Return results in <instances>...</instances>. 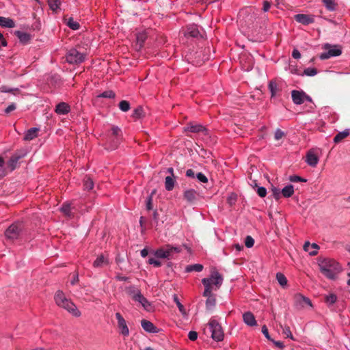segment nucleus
Returning <instances> with one entry per match:
<instances>
[{"instance_id": "obj_1", "label": "nucleus", "mask_w": 350, "mask_h": 350, "mask_svg": "<svg viewBox=\"0 0 350 350\" xmlns=\"http://www.w3.org/2000/svg\"><path fill=\"white\" fill-rule=\"evenodd\" d=\"M318 265L321 273L327 279L335 280L342 268L339 262L329 258H319Z\"/></svg>"}, {"instance_id": "obj_2", "label": "nucleus", "mask_w": 350, "mask_h": 350, "mask_svg": "<svg viewBox=\"0 0 350 350\" xmlns=\"http://www.w3.org/2000/svg\"><path fill=\"white\" fill-rule=\"evenodd\" d=\"M56 304L66 310L73 316L78 317L81 315V312L77 309L75 304L69 299H67L65 294L62 291H57L54 296Z\"/></svg>"}, {"instance_id": "obj_3", "label": "nucleus", "mask_w": 350, "mask_h": 350, "mask_svg": "<svg viewBox=\"0 0 350 350\" xmlns=\"http://www.w3.org/2000/svg\"><path fill=\"white\" fill-rule=\"evenodd\" d=\"M122 131L118 126L113 125L108 131L105 145L108 150L116 149L122 141Z\"/></svg>"}, {"instance_id": "obj_4", "label": "nucleus", "mask_w": 350, "mask_h": 350, "mask_svg": "<svg viewBox=\"0 0 350 350\" xmlns=\"http://www.w3.org/2000/svg\"><path fill=\"white\" fill-rule=\"evenodd\" d=\"M208 326L211 332V338L217 342H221L224 339V332L221 324L215 317L210 319Z\"/></svg>"}, {"instance_id": "obj_5", "label": "nucleus", "mask_w": 350, "mask_h": 350, "mask_svg": "<svg viewBox=\"0 0 350 350\" xmlns=\"http://www.w3.org/2000/svg\"><path fill=\"white\" fill-rule=\"evenodd\" d=\"M125 292L127 295L131 296L134 301L140 303L146 310H148V306H150L148 299L141 293L140 290L135 286L126 287Z\"/></svg>"}, {"instance_id": "obj_6", "label": "nucleus", "mask_w": 350, "mask_h": 350, "mask_svg": "<svg viewBox=\"0 0 350 350\" xmlns=\"http://www.w3.org/2000/svg\"><path fill=\"white\" fill-rule=\"evenodd\" d=\"M202 280H208L210 291H217L221 286L224 277L215 268H213L211 271L209 277L203 278Z\"/></svg>"}, {"instance_id": "obj_7", "label": "nucleus", "mask_w": 350, "mask_h": 350, "mask_svg": "<svg viewBox=\"0 0 350 350\" xmlns=\"http://www.w3.org/2000/svg\"><path fill=\"white\" fill-rule=\"evenodd\" d=\"M181 252L180 247L173 246L170 244L165 245L163 247L157 249L154 254L158 258H172L173 254L180 253Z\"/></svg>"}, {"instance_id": "obj_8", "label": "nucleus", "mask_w": 350, "mask_h": 350, "mask_svg": "<svg viewBox=\"0 0 350 350\" xmlns=\"http://www.w3.org/2000/svg\"><path fill=\"white\" fill-rule=\"evenodd\" d=\"M85 53L79 51L77 49H70L66 53V62L70 64H79L85 61Z\"/></svg>"}, {"instance_id": "obj_9", "label": "nucleus", "mask_w": 350, "mask_h": 350, "mask_svg": "<svg viewBox=\"0 0 350 350\" xmlns=\"http://www.w3.org/2000/svg\"><path fill=\"white\" fill-rule=\"evenodd\" d=\"M202 283L204 287L202 295L207 298L206 301V307L207 309H211L216 304L215 296L213 294V291H210L208 280H202Z\"/></svg>"}, {"instance_id": "obj_10", "label": "nucleus", "mask_w": 350, "mask_h": 350, "mask_svg": "<svg viewBox=\"0 0 350 350\" xmlns=\"http://www.w3.org/2000/svg\"><path fill=\"white\" fill-rule=\"evenodd\" d=\"M23 226L20 223H14L10 226L5 232L7 239L14 241L17 239L22 231Z\"/></svg>"}, {"instance_id": "obj_11", "label": "nucleus", "mask_w": 350, "mask_h": 350, "mask_svg": "<svg viewBox=\"0 0 350 350\" xmlns=\"http://www.w3.org/2000/svg\"><path fill=\"white\" fill-rule=\"evenodd\" d=\"M291 98L293 103L297 105L303 104L305 101H312V98L302 90H293Z\"/></svg>"}, {"instance_id": "obj_12", "label": "nucleus", "mask_w": 350, "mask_h": 350, "mask_svg": "<svg viewBox=\"0 0 350 350\" xmlns=\"http://www.w3.org/2000/svg\"><path fill=\"white\" fill-rule=\"evenodd\" d=\"M184 132H191L194 133H202L204 135H208V131L205 126L202 124H196L195 122H189L183 129Z\"/></svg>"}, {"instance_id": "obj_13", "label": "nucleus", "mask_w": 350, "mask_h": 350, "mask_svg": "<svg viewBox=\"0 0 350 350\" xmlns=\"http://www.w3.org/2000/svg\"><path fill=\"white\" fill-rule=\"evenodd\" d=\"M116 318L118 321V327L120 329V333L124 336H128L129 335V329L125 319L120 312L116 313Z\"/></svg>"}, {"instance_id": "obj_14", "label": "nucleus", "mask_w": 350, "mask_h": 350, "mask_svg": "<svg viewBox=\"0 0 350 350\" xmlns=\"http://www.w3.org/2000/svg\"><path fill=\"white\" fill-rule=\"evenodd\" d=\"M268 88L271 92V98L280 96L282 90V83H278L275 80L269 82Z\"/></svg>"}, {"instance_id": "obj_15", "label": "nucleus", "mask_w": 350, "mask_h": 350, "mask_svg": "<svg viewBox=\"0 0 350 350\" xmlns=\"http://www.w3.org/2000/svg\"><path fill=\"white\" fill-rule=\"evenodd\" d=\"M199 197V193L193 189H188L183 192V198L189 204H193L198 200Z\"/></svg>"}, {"instance_id": "obj_16", "label": "nucleus", "mask_w": 350, "mask_h": 350, "mask_svg": "<svg viewBox=\"0 0 350 350\" xmlns=\"http://www.w3.org/2000/svg\"><path fill=\"white\" fill-rule=\"evenodd\" d=\"M295 306L297 308H303L305 306H312L310 299L301 294H296L294 297Z\"/></svg>"}, {"instance_id": "obj_17", "label": "nucleus", "mask_w": 350, "mask_h": 350, "mask_svg": "<svg viewBox=\"0 0 350 350\" xmlns=\"http://www.w3.org/2000/svg\"><path fill=\"white\" fill-rule=\"evenodd\" d=\"M295 20L304 25L314 23V16L312 14H298L295 15Z\"/></svg>"}, {"instance_id": "obj_18", "label": "nucleus", "mask_w": 350, "mask_h": 350, "mask_svg": "<svg viewBox=\"0 0 350 350\" xmlns=\"http://www.w3.org/2000/svg\"><path fill=\"white\" fill-rule=\"evenodd\" d=\"M54 111L58 115H66L70 111V106L65 102H61L56 105Z\"/></svg>"}, {"instance_id": "obj_19", "label": "nucleus", "mask_w": 350, "mask_h": 350, "mask_svg": "<svg viewBox=\"0 0 350 350\" xmlns=\"http://www.w3.org/2000/svg\"><path fill=\"white\" fill-rule=\"evenodd\" d=\"M342 51L340 49L337 48L336 46H334L332 49H329L327 52L323 53L320 55V58L321 59H329L331 57L338 56L341 54Z\"/></svg>"}, {"instance_id": "obj_20", "label": "nucleus", "mask_w": 350, "mask_h": 350, "mask_svg": "<svg viewBox=\"0 0 350 350\" xmlns=\"http://www.w3.org/2000/svg\"><path fill=\"white\" fill-rule=\"evenodd\" d=\"M142 328L148 333H158L159 329L150 321L143 319L141 321Z\"/></svg>"}, {"instance_id": "obj_21", "label": "nucleus", "mask_w": 350, "mask_h": 350, "mask_svg": "<svg viewBox=\"0 0 350 350\" xmlns=\"http://www.w3.org/2000/svg\"><path fill=\"white\" fill-rule=\"evenodd\" d=\"M319 246L316 243H310L308 241L305 242L304 245V250L308 252L310 256H315L318 253Z\"/></svg>"}, {"instance_id": "obj_22", "label": "nucleus", "mask_w": 350, "mask_h": 350, "mask_svg": "<svg viewBox=\"0 0 350 350\" xmlns=\"http://www.w3.org/2000/svg\"><path fill=\"white\" fill-rule=\"evenodd\" d=\"M147 37V34L145 31L139 32L136 34L135 48L137 50H140L144 46Z\"/></svg>"}, {"instance_id": "obj_23", "label": "nucleus", "mask_w": 350, "mask_h": 350, "mask_svg": "<svg viewBox=\"0 0 350 350\" xmlns=\"http://www.w3.org/2000/svg\"><path fill=\"white\" fill-rule=\"evenodd\" d=\"M243 320L248 326L253 327L257 325L255 317L251 312H246L243 313Z\"/></svg>"}, {"instance_id": "obj_24", "label": "nucleus", "mask_w": 350, "mask_h": 350, "mask_svg": "<svg viewBox=\"0 0 350 350\" xmlns=\"http://www.w3.org/2000/svg\"><path fill=\"white\" fill-rule=\"evenodd\" d=\"M109 259L104 254L99 255L93 262L94 267H102L109 265Z\"/></svg>"}, {"instance_id": "obj_25", "label": "nucleus", "mask_w": 350, "mask_h": 350, "mask_svg": "<svg viewBox=\"0 0 350 350\" xmlns=\"http://www.w3.org/2000/svg\"><path fill=\"white\" fill-rule=\"evenodd\" d=\"M306 161L310 166L315 167L319 162V158L314 152H308L306 154Z\"/></svg>"}, {"instance_id": "obj_26", "label": "nucleus", "mask_w": 350, "mask_h": 350, "mask_svg": "<svg viewBox=\"0 0 350 350\" xmlns=\"http://www.w3.org/2000/svg\"><path fill=\"white\" fill-rule=\"evenodd\" d=\"M39 129L37 128H31L27 130L24 135V140L30 141L35 139L38 136Z\"/></svg>"}, {"instance_id": "obj_27", "label": "nucleus", "mask_w": 350, "mask_h": 350, "mask_svg": "<svg viewBox=\"0 0 350 350\" xmlns=\"http://www.w3.org/2000/svg\"><path fill=\"white\" fill-rule=\"evenodd\" d=\"M0 27L13 28L15 27V23L10 18L0 16Z\"/></svg>"}, {"instance_id": "obj_28", "label": "nucleus", "mask_w": 350, "mask_h": 350, "mask_svg": "<svg viewBox=\"0 0 350 350\" xmlns=\"http://www.w3.org/2000/svg\"><path fill=\"white\" fill-rule=\"evenodd\" d=\"M15 35L17 36V38L19 39V40L21 42H23V44L28 43L29 42V40H31V36L26 32L16 31L15 32Z\"/></svg>"}, {"instance_id": "obj_29", "label": "nucleus", "mask_w": 350, "mask_h": 350, "mask_svg": "<svg viewBox=\"0 0 350 350\" xmlns=\"http://www.w3.org/2000/svg\"><path fill=\"white\" fill-rule=\"evenodd\" d=\"M282 196L284 198H290L294 193V187L292 185H288L281 191Z\"/></svg>"}, {"instance_id": "obj_30", "label": "nucleus", "mask_w": 350, "mask_h": 350, "mask_svg": "<svg viewBox=\"0 0 350 350\" xmlns=\"http://www.w3.org/2000/svg\"><path fill=\"white\" fill-rule=\"evenodd\" d=\"M322 1L327 10L331 12L336 10L338 4L334 0H322Z\"/></svg>"}, {"instance_id": "obj_31", "label": "nucleus", "mask_w": 350, "mask_h": 350, "mask_svg": "<svg viewBox=\"0 0 350 350\" xmlns=\"http://www.w3.org/2000/svg\"><path fill=\"white\" fill-rule=\"evenodd\" d=\"M350 134V130L349 129H345L342 132H339L334 137V143H339L343 139L348 137Z\"/></svg>"}, {"instance_id": "obj_32", "label": "nucleus", "mask_w": 350, "mask_h": 350, "mask_svg": "<svg viewBox=\"0 0 350 350\" xmlns=\"http://www.w3.org/2000/svg\"><path fill=\"white\" fill-rule=\"evenodd\" d=\"M185 35L192 38H197L200 35V31L196 26L191 25L187 27Z\"/></svg>"}, {"instance_id": "obj_33", "label": "nucleus", "mask_w": 350, "mask_h": 350, "mask_svg": "<svg viewBox=\"0 0 350 350\" xmlns=\"http://www.w3.org/2000/svg\"><path fill=\"white\" fill-rule=\"evenodd\" d=\"M61 211L67 217H72V207L70 203H64L61 207Z\"/></svg>"}, {"instance_id": "obj_34", "label": "nucleus", "mask_w": 350, "mask_h": 350, "mask_svg": "<svg viewBox=\"0 0 350 350\" xmlns=\"http://www.w3.org/2000/svg\"><path fill=\"white\" fill-rule=\"evenodd\" d=\"M175 180L173 176H166L165 180V187L167 191H172L174 187Z\"/></svg>"}, {"instance_id": "obj_35", "label": "nucleus", "mask_w": 350, "mask_h": 350, "mask_svg": "<svg viewBox=\"0 0 350 350\" xmlns=\"http://www.w3.org/2000/svg\"><path fill=\"white\" fill-rule=\"evenodd\" d=\"M203 265L201 264H194V265H190L186 267L185 271L186 272H191V271H196V272H200L203 270Z\"/></svg>"}, {"instance_id": "obj_36", "label": "nucleus", "mask_w": 350, "mask_h": 350, "mask_svg": "<svg viewBox=\"0 0 350 350\" xmlns=\"http://www.w3.org/2000/svg\"><path fill=\"white\" fill-rule=\"evenodd\" d=\"M276 280L282 288H285L287 286V279L286 276L282 273H276Z\"/></svg>"}, {"instance_id": "obj_37", "label": "nucleus", "mask_w": 350, "mask_h": 350, "mask_svg": "<svg viewBox=\"0 0 350 350\" xmlns=\"http://www.w3.org/2000/svg\"><path fill=\"white\" fill-rule=\"evenodd\" d=\"M144 115V109L142 107L138 106L137 108H135L133 113L131 115L132 118L135 120L140 119L143 117Z\"/></svg>"}, {"instance_id": "obj_38", "label": "nucleus", "mask_w": 350, "mask_h": 350, "mask_svg": "<svg viewBox=\"0 0 350 350\" xmlns=\"http://www.w3.org/2000/svg\"><path fill=\"white\" fill-rule=\"evenodd\" d=\"M20 158H21V157H19V156L11 157V158L10 159V160L8 161V167H10L11 171H13L16 168L18 161L20 159Z\"/></svg>"}, {"instance_id": "obj_39", "label": "nucleus", "mask_w": 350, "mask_h": 350, "mask_svg": "<svg viewBox=\"0 0 350 350\" xmlns=\"http://www.w3.org/2000/svg\"><path fill=\"white\" fill-rule=\"evenodd\" d=\"M47 2L50 9L53 12H56L61 5L60 0H48Z\"/></svg>"}, {"instance_id": "obj_40", "label": "nucleus", "mask_w": 350, "mask_h": 350, "mask_svg": "<svg viewBox=\"0 0 350 350\" xmlns=\"http://www.w3.org/2000/svg\"><path fill=\"white\" fill-rule=\"evenodd\" d=\"M118 107L122 111L126 112L131 109V105L129 101L123 100L119 103Z\"/></svg>"}, {"instance_id": "obj_41", "label": "nucleus", "mask_w": 350, "mask_h": 350, "mask_svg": "<svg viewBox=\"0 0 350 350\" xmlns=\"http://www.w3.org/2000/svg\"><path fill=\"white\" fill-rule=\"evenodd\" d=\"M337 296L334 293H329L325 296V302L329 305H333L337 301Z\"/></svg>"}, {"instance_id": "obj_42", "label": "nucleus", "mask_w": 350, "mask_h": 350, "mask_svg": "<svg viewBox=\"0 0 350 350\" xmlns=\"http://www.w3.org/2000/svg\"><path fill=\"white\" fill-rule=\"evenodd\" d=\"M83 187L86 190L92 189L94 187V182L90 177H85L83 180Z\"/></svg>"}, {"instance_id": "obj_43", "label": "nucleus", "mask_w": 350, "mask_h": 350, "mask_svg": "<svg viewBox=\"0 0 350 350\" xmlns=\"http://www.w3.org/2000/svg\"><path fill=\"white\" fill-rule=\"evenodd\" d=\"M174 301L176 304L177 307H178L179 311L180 312V313L183 315H186L187 314L186 310H185L184 306L180 302L177 295H174Z\"/></svg>"}, {"instance_id": "obj_44", "label": "nucleus", "mask_w": 350, "mask_h": 350, "mask_svg": "<svg viewBox=\"0 0 350 350\" xmlns=\"http://www.w3.org/2000/svg\"><path fill=\"white\" fill-rule=\"evenodd\" d=\"M67 25L72 30H77L80 28V25L78 22L74 21L72 18H70L67 21Z\"/></svg>"}, {"instance_id": "obj_45", "label": "nucleus", "mask_w": 350, "mask_h": 350, "mask_svg": "<svg viewBox=\"0 0 350 350\" xmlns=\"http://www.w3.org/2000/svg\"><path fill=\"white\" fill-rule=\"evenodd\" d=\"M116 96V94L112 90L105 91L103 93L100 94L97 96L98 98H114Z\"/></svg>"}, {"instance_id": "obj_46", "label": "nucleus", "mask_w": 350, "mask_h": 350, "mask_svg": "<svg viewBox=\"0 0 350 350\" xmlns=\"http://www.w3.org/2000/svg\"><path fill=\"white\" fill-rule=\"evenodd\" d=\"M317 74V69L315 68H307L304 70L302 75L313 77Z\"/></svg>"}, {"instance_id": "obj_47", "label": "nucleus", "mask_w": 350, "mask_h": 350, "mask_svg": "<svg viewBox=\"0 0 350 350\" xmlns=\"http://www.w3.org/2000/svg\"><path fill=\"white\" fill-rule=\"evenodd\" d=\"M245 245L247 247L251 248L254 245V240L251 236H247L245 239Z\"/></svg>"}, {"instance_id": "obj_48", "label": "nucleus", "mask_w": 350, "mask_h": 350, "mask_svg": "<svg viewBox=\"0 0 350 350\" xmlns=\"http://www.w3.org/2000/svg\"><path fill=\"white\" fill-rule=\"evenodd\" d=\"M146 209L148 211H150L153 208V204H152V193L150 195L147 199L146 202Z\"/></svg>"}, {"instance_id": "obj_49", "label": "nucleus", "mask_w": 350, "mask_h": 350, "mask_svg": "<svg viewBox=\"0 0 350 350\" xmlns=\"http://www.w3.org/2000/svg\"><path fill=\"white\" fill-rule=\"evenodd\" d=\"M290 181L293 183H297V182H306V179H304L301 178V176H297V175H293L290 176L289 177Z\"/></svg>"}, {"instance_id": "obj_50", "label": "nucleus", "mask_w": 350, "mask_h": 350, "mask_svg": "<svg viewBox=\"0 0 350 350\" xmlns=\"http://www.w3.org/2000/svg\"><path fill=\"white\" fill-rule=\"evenodd\" d=\"M285 136V133L281 129H277L274 134V137L276 140H279Z\"/></svg>"}, {"instance_id": "obj_51", "label": "nucleus", "mask_w": 350, "mask_h": 350, "mask_svg": "<svg viewBox=\"0 0 350 350\" xmlns=\"http://www.w3.org/2000/svg\"><path fill=\"white\" fill-rule=\"evenodd\" d=\"M256 192L258 195L261 198H264L267 195V189L264 187H258Z\"/></svg>"}, {"instance_id": "obj_52", "label": "nucleus", "mask_w": 350, "mask_h": 350, "mask_svg": "<svg viewBox=\"0 0 350 350\" xmlns=\"http://www.w3.org/2000/svg\"><path fill=\"white\" fill-rule=\"evenodd\" d=\"M196 178L198 179L199 181L206 183L208 182L207 177L202 172H199L196 175Z\"/></svg>"}, {"instance_id": "obj_53", "label": "nucleus", "mask_w": 350, "mask_h": 350, "mask_svg": "<svg viewBox=\"0 0 350 350\" xmlns=\"http://www.w3.org/2000/svg\"><path fill=\"white\" fill-rule=\"evenodd\" d=\"M148 263L150 265H153L155 267H159L161 266V262L159 260H156L153 258H150L148 259Z\"/></svg>"}, {"instance_id": "obj_54", "label": "nucleus", "mask_w": 350, "mask_h": 350, "mask_svg": "<svg viewBox=\"0 0 350 350\" xmlns=\"http://www.w3.org/2000/svg\"><path fill=\"white\" fill-rule=\"evenodd\" d=\"M188 338L191 341H195L198 338V333L195 331H190L188 334Z\"/></svg>"}, {"instance_id": "obj_55", "label": "nucleus", "mask_w": 350, "mask_h": 350, "mask_svg": "<svg viewBox=\"0 0 350 350\" xmlns=\"http://www.w3.org/2000/svg\"><path fill=\"white\" fill-rule=\"evenodd\" d=\"M283 333L286 336V337L293 339V334L288 326L283 328Z\"/></svg>"}, {"instance_id": "obj_56", "label": "nucleus", "mask_w": 350, "mask_h": 350, "mask_svg": "<svg viewBox=\"0 0 350 350\" xmlns=\"http://www.w3.org/2000/svg\"><path fill=\"white\" fill-rule=\"evenodd\" d=\"M272 191H273V195L275 199L279 200L282 195L281 191H280V190L276 188L273 189Z\"/></svg>"}, {"instance_id": "obj_57", "label": "nucleus", "mask_w": 350, "mask_h": 350, "mask_svg": "<svg viewBox=\"0 0 350 350\" xmlns=\"http://www.w3.org/2000/svg\"><path fill=\"white\" fill-rule=\"evenodd\" d=\"M16 108V105L14 103H12L5 109V113L7 114L10 113V112L15 110Z\"/></svg>"}, {"instance_id": "obj_58", "label": "nucleus", "mask_w": 350, "mask_h": 350, "mask_svg": "<svg viewBox=\"0 0 350 350\" xmlns=\"http://www.w3.org/2000/svg\"><path fill=\"white\" fill-rule=\"evenodd\" d=\"M270 8H271V3L268 1H264L262 10L265 12H268Z\"/></svg>"}, {"instance_id": "obj_59", "label": "nucleus", "mask_w": 350, "mask_h": 350, "mask_svg": "<svg viewBox=\"0 0 350 350\" xmlns=\"http://www.w3.org/2000/svg\"><path fill=\"white\" fill-rule=\"evenodd\" d=\"M262 332L268 340H270V336L268 332V329L265 325H264L262 327Z\"/></svg>"}, {"instance_id": "obj_60", "label": "nucleus", "mask_w": 350, "mask_h": 350, "mask_svg": "<svg viewBox=\"0 0 350 350\" xmlns=\"http://www.w3.org/2000/svg\"><path fill=\"white\" fill-rule=\"evenodd\" d=\"M292 56L295 59H299L301 57V53L297 49H294L292 52Z\"/></svg>"}, {"instance_id": "obj_61", "label": "nucleus", "mask_w": 350, "mask_h": 350, "mask_svg": "<svg viewBox=\"0 0 350 350\" xmlns=\"http://www.w3.org/2000/svg\"><path fill=\"white\" fill-rule=\"evenodd\" d=\"M7 46V42L5 39L4 38L3 34L0 33V48L1 46Z\"/></svg>"}, {"instance_id": "obj_62", "label": "nucleus", "mask_w": 350, "mask_h": 350, "mask_svg": "<svg viewBox=\"0 0 350 350\" xmlns=\"http://www.w3.org/2000/svg\"><path fill=\"white\" fill-rule=\"evenodd\" d=\"M186 176H188V177L194 178L195 177V174H194L193 170H191V169H188L186 171Z\"/></svg>"}, {"instance_id": "obj_63", "label": "nucleus", "mask_w": 350, "mask_h": 350, "mask_svg": "<svg viewBox=\"0 0 350 350\" xmlns=\"http://www.w3.org/2000/svg\"><path fill=\"white\" fill-rule=\"evenodd\" d=\"M1 91L3 92H11L12 91V89L7 87V86H2L1 88Z\"/></svg>"}, {"instance_id": "obj_64", "label": "nucleus", "mask_w": 350, "mask_h": 350, "mask_svg": "<svg viewBox=\"0 0 350 350\" xmlns=\"http://www.w3.org/2000/svg\"><path fill=\"white\" fill-rule=\"evenodd\" d=\"M148 251L146 248H144L143 249L142 251H141V256L143 257V258H145L148 256Z\"/></svg>"}]
</instances>
